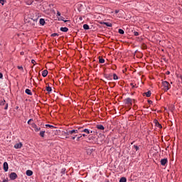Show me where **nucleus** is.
I'll use <instances>...</instances> for the list:
<instances>
[{"instance_id":"bb28decb","label":"nucleus","mask_w":182,"mask_h":182,"mask_svg":"<svg viewBox=\"0 0 182 182\" xmlns=\"http://www.w3.org/2000/svg\"><path fill=\"white\" fill-rule=\"evenodd\" d=\"M17 68H18L19 70H21V72H23V66H17Z\"/></svg>"},{"instance_id":"473e14b6","label":"nucleus","mask_w":182,"mask_h":182,"mask_svg":"<svg viewBox=\"0 0 182 182\" xmlns=\"http://www.w3.org/2000/svg\"><path fill=\"white\" fill-rule=\"evenodd\" d=\"M5 2V0H0V4H1V5H4Z\"/></svg>"},{"instance_id":"6ab92c4d","label":"nucleus","mask_w":182,"mask_h":182,"mask_svg":"<svg viewBox=\"0 0 182 182\" xmlns=\"http://www.w3.org/2000/svg\"><path fill=\"white\" fill-rule=\"evenodd\" d=\"M40 24H41L42 26H43V25H45V19L41 18L40 19Z\"/></svg>"},{"instance_id":"1a4fd4ad","label":"nucleus","mask_w":182,"mask_h":182,"mask_svg":"<svg viewBox=\"0 0 182 182\" xmlns=\"http://www.w3.org/2000/svg\"><path fill=\"white\" fill-rule=\"evenodd\" d=\"M8 168H9L8 162H4V171H8Z\"/></svg>"},{"instance_id":"a211bd4d","label":"nucleus","mask_w":182,"mask_h":182,"mask_svg":"<svg viewBox=\"0 0 182 182\" xmlns=\"http://www.w3.org/2000/svg\"><path fill=\"white\" fill-rule=\"evenodd\" d=\"M145 95H146V97H150V96H151V92L148 91V92H145Z\"/></svg>"},{"instance_id":"c03bdc74","label":"nucleus","mask_w":182,"mask_h":182,"mask_svg":"<svg viewBox=\"0 0 182 182\" xmlns=\"http://www.w3.org/2000/svg\"><path fill=\"white\" fill-rule=\"evenodd\" d=\"M81 137H82V135L77 138V140H79V139H80Z\"/></svg>"},{"instance_id":"f257e3e1","label":"nucleus","mask_w":182,"mask_h":182,"mask_svg":"<svg viewBox=\"0 0 182 182\" xmlns=\"http://www.w3.org/2000/svg\"><path fill=\"white\" fill-rule=\"evenodd\" d=\"M170 87H171V85H170V83L167 81L162 82V89L164 90V92H167L169 90Z\"/></svg>"},{"instance_id":"a19ab883","label":"nucleus","mask_w":182,"mask_h":182,"mask_svg":"<svg viewBox=\"0 0 182 182\" xmlns=\"http://www.w3.org/2000/svg\"><path fill=\"white\" fill-rule=\"evenodd\" d=\"M131 86L132 87V89L134 88V85L133 83H131Z\"/></svg>"},{"instance_id":"7c9ffc66","label":"nucleus","mask_w":182,"mask_h":182,"mask_svg":"<svg viewBox=\"0 0 182 182\" xmlns=\"http://www.w3.org/2000/svg\"><path fill=\"white\" fill-rule=\"evenodd\" d=\"M134 148L135 149L136 151L139 150V146H137L136 145H134Z\"/></svg>"},{"instance_id":"4c0bfd02","label":"nucleus","mask_w":182,"mask_h":182,"mask_svg":"<svg viewBox=\"0 0 182 182\" xmlns=\"http://www.w3.org/2000/svg\"><path fill=\"white\" fill-rule=\"evenodd\" d=\"M51 36H58V33H53Z\"/></svg>"},{"instance_id":"b1692460","label":"nucleus","mask_w":182,"mask_h":182,"mask_svg":"<svg viewBox=\"0 0 182 182\" xmlns=\"http://www.w3.org/2000/svg\"><path fill=\"white\" fill-rule=\"evenodd\" d=\"M83 28L85 29V31H87V29H89V25H87V24H84V25H83Z\"/></svg>"},{"instance_id":"39448f33","label":"nucleus","mask_w":182,"mask_h":182,"mask_svg":"<svg viewBox=\"0 0 182 182\" xmlns=\"http://www.w3.org/2000/svg\"><path fill=\"white\" fill-rule=\"evenodd\" d=\"M32 127L33 129H34L35 132L41 131V127H38V126H36V124H32Z\"/></svg>"},{"instance_id":"58836bf2","label":"nucleus","mask_w":182,"mask_h":182,"mask_svg":"<svg viewBox=\"0 0 182 182\" xmlns=\"http://www.w3.org/2000/svg\"><path fill=\"white\" fill-rule=\"evenodd\" d=\"M2 77H4V75L0 73V79H2Z\"/></svg>"},{"instance_id":"a18cd8bd","label":"nucleus","mask_w":182,"mask_h":182,"mask_svg":"<svg viewBox=\"0 0 182 182\" xmlns=\"http://www.w3.org/2000/svg\"><path fill=\"white\" fill-rule=\"evenodd\" d=\"M81 129H82V128L80 127V128H78V130H80Z\"/></svg>"},{"instance_id":"c756f323","label":"nucleus","mask_w":182,"mask_h":182,"mask_svg":"<svg viewBox=\"0 0 182 182\" xmlns=\"http://www.w3.org/2000/svg\"><path fill=\"white\" fill-rule=\"evenodd\" d=\"M134 36H139V32L134 31Z\"/></svg>"},{"instance_id":"f3484780","label":"nucleus","mask_w":182,"mask_h":182,"mask_svg":"<svg viewBox=\"0 0 182 182\" xmlns=\"http://www.w3.org/2000/svg\"><path fill=\"white\" fill-rule=\"evenodd\" d=\"M155 124H156V127H159V129H161V124H160L159 123V122H157V120H155Z\"/></svg>"},{"instance_id":"f704fd0d","label":"nucleus","mask_w":182,"mask_h":182,"mask_svg":"<svg viewBox=\"0 0 182 182\" xmlns=\"http://www.w3.org/2000/svg\"><path fill=\"white\" fill-rule=\"evenodd\" d=\"M4 109H5V110H8V104H6V106H5V107H4Z\"/></svg>"},{"instance_id":"9b49d317","label":"nucleus","mask_w":182,"mask_h":182,"mask_svg":"<svg viewBox=\"0 0 182 182\" xmlns=\"http://www.w3.org/2000/svg\"><path fill=\"white\" fill-rule=\"evenodd\" d=\"M76 133H78V131H77V130L73 129V130H69V131H68V135H69V134H76Z\"/></svg>"},{"instance_id":"49530a36","label":"nucleus","mask_w":182,"mask_h":182,"mask_svg":"<svg viewBox=\"0 0 182 182\" xmlns=\"http://www.w3.org/2000/svg\"><path fill=\"white\" fill-rule=\"evenodd\" d=\"M21 55H23V53H21Z\"/></svg>"},{"instance_id":"37998d69","label":"nucleus","mask_w":182,"mask_h":182,"mask_svg":"<svg viewBox=\"0 0 182 182\" xmlns=\"http://www.w3.org/2000/svg\"><path fill=\"white\" fill-rule=\"evenodd\" d=\"M75 139H76V136H72L73 140H75Z\"/></svg>"},{"instance_id":"6e6552de","label":"nucleus","mask_w":182,"mask_h":182,"mask_svg":"<svg viewBox=\"0 0 182 182\" xmlns=\"http://www.w3.org/2000/svg\"><path fill=\"white\" fill-rule=\"evenodd\" d=\"M26 176L31 177L33 174V172L31 170H27L26 172Z\"/></svg>"},{"instance_id":"a878e982","label":"nucleus","mask_w":182,"mask_h":182,"mask_svg":"<svg viewBox=\"0 0 182 182\" xmlns=\"http://www.w3.org/2000/svg\"><path fill=\"white\" fill-rule=\"evenodd\" d=\"M113 79L114 80H117V79H119V77H117V75L113 74Z\"/></svg>"},{"instance_id":"393cba45","label":"nucleus","mask_w":182,"mask_h":182,"mask_svg":"<svg viewBox=\"0 0 182 182\" xmlns=\"http://www.w3.org/2000/svg\"><path fill=\"white\" fill-rule=\"evenodd\" d=\"M40 136H41V137H45V131H41V132H40Z\"/></svg>"},{"instance_id":"0eeeda50","label":"nucleus","mask_w":182,"mask_h":182,"mask_svg":"<svg viewBox=\"0 0 182 182\" xmlns=\"http://www.w3.org/2000/svg\"><path fill=\"white\" fill-rule=\"evenodd\" d=\"M167 163H168L167 159H163L161 160V166H165V165L167 164Z\"/></svg>"},{"instance_id":"412c9836","label":"nucleus","mask_w":182,"mask_h":182,"mask_svg":"<svg viewBox=\"0 0 182 182\" xmlns=\"http://www.w3.org/2000/svg\"><path fill=\"white\" fill-rule=\"evenodd\" d=\"M118 32L120 33V35H124V31H123L122 28H119Z\"/></svg>"},{"instance_id":"c85d7f7f","label":"nucleus","mask_w":182,"mask_h":182,"mask_svg":"<svg viewBox=\"0 0 182 182\" xmlns=\"http://www.w3.org/2000/svg\"><path fill=\"white\" fill-rule=\"evenodd\" d=\"M99 62H100V63H105V59H103V58H100V59H99Z\"/></svg>"},{"instance_id":"5701e85b","label":"nucleus","mask_w":182,"mask_h":182,"mask_svg":"<svg viewBox=\"0 0 182 182\" xmlns=\"http://www.w3.org/2000/svg\"><path fill=\"white\" fill-rule=\"evenodd\" d=\"M104 25H106V26H109V28H112V23H110L105 22Z\"/></svg>"},{"instance_id":"ddd939ff","label":"nucleus","mask_w":182,"mask_h":182,"mask_svg":"<svg viewBox=\"0 0 182 182\" xmlns=\"http://www.w3.org/2000/svg\"><path fill=\"white\" fill-rule=\"evenodd\" d=\"M42 76H43V77H46L48 76V70H44L43 71V73H42Z\"/></svg>"},{"instance_id":"c9c22d12","label":"nucleus","mask_w":182,"mask_h":182,"mask_svg":"<svg viewBox=\"0 0 182 182\" xmlns=\"http://www.w3.org/2000/svg\"><path fill=\"white\" fill-rule=\"evenodd\" d=\"M57 16H60V12L59 11H57Z\"/></svg>"},{"instance_id":"4be33fe9","label":"nucleus","mask_w":182,"mask_h":182,"mask_svg":"<svg viewBox=\"0 0 182 182\" xmlns=\"http://www.w3.org/2000/svg\"><path fill=\"white\" fill-rule=\"evenodd\" d=\"M126 181H127V179H126V178L124 177L121 178L119 180V182H126Z\"/></svg>"},{"instance_id":"20e7f679","label":"nucleus","mask_w":182,"mask_h":182,"mask_svg":"<svg viewBox=\"0 0 182 182\" xmlns=\"http://www.w3.org/2000/svg\"><path fill=\"white\" fill-rule=\"evenodd\" d=\"M62 134H63V136H65V139H69V136H68L69 131L68 130L63 131Z\"/></svg>"},{"instance_id":"423d86ee","label":"nucleus","mask_w":182,"mask_h":182,"mask_svg":"<svg viewBox=\"0 0 182 182\" xmlns=\"http://www.w3.org/2000/svg\"><path fill=\"white\" fill-rule=\"evenodd\" d=\"M22 142L17 143L14 145V149H22Z\"/></svg>"},{"instance_id":"cd10ccee","label":"nucleus","mask_w":182,"mask_h":182,"mask_svg":"<svg viewBox=\"0 0 182 182\" xmlns=\"http://www.w3.org/2000/svg\"><path fill=\"white\" fill-rule=\"evenodd\" d=\"M46 90H47V92H52V87L48 86L46 87Z\"/></svg>"},{"instance_id":"4468645a","label":"nucleus","mask_w":182,"mask_h":182,"mask_svg":"<svg viewBox=\"0 0 182 182\" xmlns=\"http://www.w3.org/2000/svg\"><path fill=\"white\" fill-rule=\"evenodd\" d=\"M97 129H98V130H103L105 129V127H103V125L102 124H97Z\"/></svg>"},{"instance_id":"9d476101","label":"nucleus","mask_w":182,"mask_h":182,"mask_svg":"<svg viewBox=\"0 0 182 182\" xmlns=\"http://www.w3.org/2000/svg\"><path fill=\"white\" fill-rule=\"evenodd\" d=\"M81 133H86L87 134H90V131L87 129H85L83 130L80 131Z\"/></svg>"},{"instance_id":"f03ea898","label":"nucleus","mask_w":182,"mask_h":182,"mask_svg":"<svg viewBox=\"0 0 182 182\" xmlns=\"http://www.w3.org/2000/svg\"><path fill=\"white\" fill-rule=\"evenodd\" d=\"M124 103L127 106H128V107H130V106L132 105V100L131 98H127L124 100Z\"/></svg>"},{"instance_id":"e433bc0d","label":"nucleus","mask_w":182,"mask_h":182,"mask_svg":"<svg viewBox=\"0 0 182 182\" xmlns=\"http://www.w3.org/2000/svg\"><path fill=\"white\" fill-rule=\"evenodd\" d=\"M32 119H30L28 121V124H31V122H32Z\"/></svg>"},{"instance_id":"dca6fc26","label":"nucleus","mask_w":182,"mask_h":182,"mask_svg":"<svg viewBox=\"0 0 182 182\" xmlns=\"http://www.w3.org/2000/svg\"><path fill=\"white\" fill-rule=\"evenodd\" d=\"M26 93L27 95H29L30 96H32V91H31V90H29V89L26 90Z\"/></svg>"},{"instance_id":"2f4dec72","label":"nucleus","mask_w":182,"mask_h":182,"mask_svg":"<svg viewBox=\"0 0 182 182\" xmlns=\"http://www.w3.org/2000/svg\"><path fill=\"white\" fill-rule=\"evenodd\" d=\"M4 105H5V100L1 101V102L0 103L1 106H4Z\"/></svg>"},{"instance_id":"2eb2a0df","label":"nucleus","mask_w":182,"mask_h":182,"mask_svg":"<svg viewBox=\"0 0 182 182\" xmlns=\"http://www.w3.org/2000/svg\"><path fill=\"white\" fill-rule=\"evenodd\" d=\"M58 21H63V22L66 23V22H69V21L68 20H65V18L62 16H60V17L58 18Z\"/></svg>"},{"instance_id":"ea45409f","label":"nucleus","mask_w":182,"mask_h":182,"mask_svg":"<svg viewBox=\"0 0 182 182\" xmlns=\"http://www.w3.org/2000/svg\"><path fill=\"white\" fill-rule=\"evenodd\" d=\"M81 136H82V137H86L87 135H86V134H82Z\"/></svg>"},{"instance_id":"79ce46f5","label":"nucleus","mask_w":182,"mask_h":182,"mask_svg":"<svg viewBox=\"0 0 182 182\" xmlns=\"http://www.w3.org/2000/svg\"><path fill=\"white\" fill-rule=\"evenodd\" d=\"M119 10H115V14H119Z\"/></svg>"},{"instance_id":"7ed1b4c3","label":"nucleus","mask_w":182,"mask_h":182,"mask_svg":"<svg viewBox=\"0 0 182 182\" xmlns=\"http://www.w3.org/2000/svg\"><path fill=\"white\" fill-rule=\"evenodd\" d=\"M9 177L11 180H16V178H18V175L16 174V173L12 172L10 174Z\"/></svg>"},{"instance_id":"aec40b11","label":"nucleus","mask_w":182,"mask_h":182,"mask_svg":"<svg viewBox=\"0 0 182 182\" xmlns=\"http://www.w3.org/2000/svg\"><path fill=\"white\" fill-rule=\"evenodd\" d=\"M46 127H49L50 129H56V127L50 124H46Z\"/></svg>"},{"instance_id":"de8ad7c7","label":"nucleus","mask_w":182,"mask_h":182,"mask_svg":"<svg viewBox=\"0 0 182 182\" xmlns=\"http://www.w3.org/2000/svg\"><path fill=\"white\" fill-rule=\"evenodd\" d=\"M170 74V72H168V75H169Z\"/></svg>"},{"instance_id":"72a5a7b5","label":"nucleus","mask_w":182,"mask_h":182,"mask_svg":"<svg viewBox=\"0 0 182 182\" xmlns=\"http://www.w3.org/2000/svg\"><path fill=\"white\" fill-rule=\"evenodd\" d=\"M31 63H33V65H35V63H36V61H35V60H31Z\"/></svg>"},{"instance_id":"f8f14e48","label":"nucleus","mask_w":182,"mask_h":182,"mask_svg":"<svg viewBox=\"0 0 182 182\" xmlns=\"http://www.w3.org/2000/svg\"><path fill=\"white\" fill-rule=\"evenodd\" d=\"M60 31H61V32H68V31H69V28H68L67 27H61Z\"/></svg>"}]
</instances>
